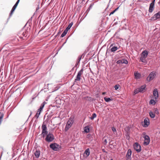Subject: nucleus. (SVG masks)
Here are the masks:
<instances>
[{
  "label": "nucleus",
  "instance_id": "f257e3e1",
  "mask_svg": "<svg viewBox=\"0 0 160 160\" xmlns=\"http://www.w3.org/2000/svg\"><path fill=\"white\" fill-rule=\"evenodd\" d=\"M45 137V140L48 142H52L55 138L54 135L50 132H49Z\"/></svg>",
  "mask_w": 160,
  "mask_h": 160
},
{
  "label": "nucleus",
  "instance_id": "f03ea898",
  "mask_svg": "<svg viewBox=\"0 0 160 160\" xmlns=\"http://www.w3.org/2000/svg\"><path fill=\"white\" fill-rule=\"evenodd\" d=\"M146 85L144 84L142 86L139 88H138L134 90V94H136L138 92H143L146 91Z\"/></svg>",
  "mask_w": 160,
  "mask_h": 160
},
{
  "label": "nucleus",
  "instance_id": "7ed1b4c3",
  "mask_svg": "<svg viewBox=\"0 0 160 160\" xmlns=\"http://www.w3.org/2000/svg\"><path fill=\"white\" fill-rule=\"evenodd\" d=\"M42 132L41 135L42 138H44L48 134V133L46 125L45 124H42Z\"/></svg>",
  "mask_w": 160,
  "mask_h": 160
},
{
  "label": "nucleus",
  "instance_id": "20e7f679",
  "mask_svg": "<svg viewBox=\"0 0 160 160\" xmlns=\"http://www.w3.org/2000/svg\"><path fill=\"white\" fill-rule=\"evenodd\" d=\"M74 122V121L72 118H70L67 122L66 127L65 130L67 131L72 126Z\"/></svg>",
  "mask_w": 160,
  "mask_h": 160
},
{
  "label": "nucleus",
  "instance_id": "39448f33",
  "mask_svg": "<svg viewBox=\"0 0 160 160\" xmlns=\"http://www.w3.org/2000/svg\"><path fill=\"white\" fill-rule=\"evenodd\" d=\"M50 147L54 151H57L61 148V146L56 143H52L50 145Z\"/></svg>",
  "mask_w": 160,
  "mask_h": 160
},
{
  "label": "nucleus",
  "instance_id": "423d86ee",
  "mask_svg": "<svg viewBox=\"0 0 160 160\" xmlns=\"http://www.w3.org/2000/svg\"><path fill=\"white\" fill-rule=\"evenodd\" d=\"M156 75L155 72L152 71L151 72L147 78V80L148 81L152 80L155 78Z\"/></svg>",
  "mask_w": 160,
  "mask_h": 160
},
{
  "label": "nucleus",
  "instance_id": "0eeeda50",
  "mask_svg": "<svg viewBox=\"0 0 160 160\" xmlns=\"http://www.w3.org/2000/svg\"><path fill=\"white\" fill-rule=\"evenodd\" d=\"M159 18H160V11L152 17L150 19L151 20L154 21Z\"/></svg>",
  "mask_w": 160,
  "mask_h": 160
},
{
  "label": "nucleus",
  "instance_id": "6e6552de",
  "mask_svg": "<svg viewBox=\"0 0 160 160\" xmlns=\"http://www.w3.org/2000/svg\"><path fill=\"white\" fill-rule=\"evenodd\" d=\"M133 147L134 149L136 150L137 152H139L141 151V146L138 143H135L133 145Z\"/></svg>",
  "mask_w": 160,
  "mask_h": 160
},
{
  "label": "nucleus",
  "instance_id": "1a4fd4ad",
  "mask_svg": "<svg viewBox=\"0 0 160 160\" xmlns=\"http://www.w3.org/2000/svg\"><path fill=\"white\" fill-rule=\"evenodd\" d=\"M155 0L152 1V2L150 3L148 10L149 12L151 13L154 9V5Z\"/></svg>",
  "mask_w": 160,
  "mask_h": 160
},
{
  "label": "nucleus",
  "instance_id": "9d476101",
  "mask_svg": "<svg viewBox=\"0 0 160 160\" xmlns=\"http://www.w3.org/2000/svg\"><path fill=\"white\" fill-rule=\"evenodd\" d=\"M144 144L145 145H148L150 142V138L149 137L148 135H145L144 136Z\"/></svg>",
  "mask_w": 160,
  "mask_h": 160
},
{
  "label": "nucleus",
  "instance_id": "9b49d317",
  "mask_svg": "<svg viewBox=\"0 0 160 160\" xmlns=\"http://www.w3.org/2000/svg\"><path fill=\"white\" fill-rule=\"evenodd\" d=\"M83 70L82 69L78 73L76 78L75 79V81H80L81 79V77L83 73Z\"/></svg>",
  "mask_w": 160,
  "mask_h": 160
},
{
  "label": "nucleus",
  "instance_id": "f8f14e48",
  "mask_svg": "<svg viewBox=\"0 0 160 160\" xmlns=\"http://www.w3.org/2000/svg\"><path fill=\"white\" fill-rule=\"evenodd\" d=\"M132 152L131 149H128V150L127 153L126 155V158L127 160H131V154Z\"/></svg>",
  "mask_w": 160,
  "mask_h": 160
},
{
  "label": "nucleus",
  "instance_id": "ddd939ff",
  "mask_svg": "<svg viewBox=\"0 0 160 160\" xmlns=\"http://www.w3.org/2000/svg\"><path fill=\"white\" fill-rule=\"evenodd\" d=\"M128 62L127 60L124 59H122L121 60H118L116 62L117 63L119 64L123 63L126 64L128 63Z\"/></svg>",
  "mask_w": 160,
  "mask_h": 160
},
{
  "label": "nucleus",
  "instance_id": "4468645a",
  "mask_svg": "<svg viewBox=\"0 0 160 160\" xmlns=\"http://www.w3.org/2000/svg\"><path fill=\"white\" fill-rule=\"evenodd\" d=\"M153 94L155 99H157L158 98V93L156 88L154 89Z\"/></svg>",
  "mask_w": 160,
  "mask_h": 160
},
{
  "label": "nucleus",
  "instance_id": "2eb2a0df",
  "mask_svg": "<svg viewBox=\"0 0 160 160\" xmlns=\"http://www.w3.org/2000/svg\"><path fill=\"white\" fill-rule=\"evenodd\" d=\"M144 124L143 126L144 127H147L149 125V120L148 118H145L144 121Z\"/></svg>",
  "mask_w": 160,
  "mask_h": 160
},
{
  "label": "nucleus",
  "instance_id": "dca6fc26",
  "mask_svg": "<svg viewBox=\"0 0 160 160\" xmlns=\"http://www.w3.org/2000/svg\"><path fill=\"white\" fill-rule=\"evenodd\" d=\"M20 0H18L14 5L12 7V10L11 11V14L13 12H14V11L15 10Z\"/></svg>",
  "mask_w": 160,
  "mask_h": 160
},
{
  "label": "nucleus",
  "instance_id": "f3484780",
  "mask_svg": "<svg viewBox=\"0 0 160 160\" xmlns=\"http://www.w3.org/2000/svg\"><path fill=\"white\" fill-rule=\"evenodd\" d=\"M148 52L146 50H144L141 54V56L146 58L148 55Z\"/></svg>",
  "mask_w": 160,
  "mask_h": 160
},
{
  "label": "nucleus",
  "instance_id": "a211bd4d",
  "mask_svg": "<svg viewBox=\"0 0 160 160\" xmlns=\"http://www.w3.org/2000/svg\"><path fill=\"white\" fill-rule=\"evenodd\" d=\"M40 154V151L38 150H36L34 153L36 158H38L39 157Z\"/></svg>",
  "mask_w": 160,
  "mask_h": 160
},
{
  "label": "nucleus",
  "instance_id": "6ab92c4d",
  "mask_svg": "<svg viewBox=\"0 0 160 160\" xmlns=\"http://www.w3.org/2000/svg\"><path fill=\"white\" fill-rule=\"evenodd\" d=\"M84 154L86 156V157H88L90 154V151L89 148H87L85 151Z\"/></svg>",
  "mask_w": 160,
  "mask_h": 160
},
{
  "label": "nucleus",
  "instance_id": "aec40b11",
  "mask_svg": "<svg viewBox=\"0 0 160 160\" xmlns=\"http://www.w3.org/2000/svg\"><path fill=\"white\" fill-rule=\"evenodd\" d=\"M44 103H45V102H43L42 103V104L40 106V108L38 110V112H39V111L41 112V111H42L45 105Z\"/></svg>",
  "mask_w": 160,
  "mask_h": 160
},
{
  "label": "nucleus",
  "instance_id": "412c9836",
  "mask_svg": "<svg viewBox=\"0 0 160 160\" xmlns=\"http://www.w3.org/2000/svg\"><path fill=\"white\" fill-rule=\"evenodd\" d=\"M118 48L117 46H114L112 47L111 49V51L112 52H114L116 51L117 50Z\"/></svg>",
  "mask_w": 160,
  "mask_h": 160
},
{
  "label": "nucleus",
  "instance_id": "4be33fe9",
  "mask_svg": "<svg viewBox=\"0 0 160 160\" xmlns=\"http://www.w3.org/2000/svg\"><path fill=\"white\" fill-rule=\"evenodd\" d=\"M134 76L135 78L137 79L139 78H140L141 75L138 72H135Z\"/></svg>",
  "mask_w": 160,
  "mask_h": 160
},
{
  "label": "nucleus",
  "instance_id": "5701e85b",
  "mask_svg": "<svg viewBox=\"0 0 160 160\" xmlns=\"http://www.w3.org/2000/svg\"><path fill=\"white\" fill-rule=\"evenodd\" d=\"M4 115L2 113L0 112V125L1 124L2 119Z\"/></svg>",
  "mask_w": 160,
  "mask_h": 160
},
{
  "label": "nucleus",
  "instance_id": "b1692460",
  "mask_svg": "<svg viewBox=\"0 0 160 160\" xmlns=\"http://www.w3.org/2000/svg\"><path fill=\"white\" fill-rule=\"evenodd\" d=\"M68 31L65 29L61 35V37L62 38L65 36L67 33Z\"/></svg>",
  "mask_w": 160,
  "mask_h": 160
},
{
  "label": "nucleus",
  "instance_id": "393cba45",
  "mask_svg": "<svg viewBox=\"0 0 160 160\" xmlns=\"http://www.w3.org/2000/svg\"><path fill=\"white\" fill-rule=\"evenodd\" d=\"M108 137H106V136H105L103 138V142L104 143V144L106 145L107 142V138H108Z\"/></svg>",
  "mask_w": 160,
  "mask_h": 160
},
{
  "label": "nucleus",
  "instance_id": "a878e982",
  "mask_svg": "<svg viewBox=\"0 0 160 160\" xmlns=\"http://www.w3.org/2000/svg\"><path fill=\"white\" fill-rule=\"evenodd\" d=\"M149 115H150V117L151 118H153L155 117V114L152 112L150 111L149 112Z\"/></svg>",
  "mask_w": 160,
  "mask_h": 160
},
{
  "label": "nucleus",
  "instance_id": "bb28decb",
  "mask_svg": "<svg viewBox=\"0 0 160 160\" xmlns=\"http://www.w3.org/2000/svg\"><path fill=\"white\" fill-rule=\"evenodd\" d=\"M104 100L107 102H110V101H111V98H106V97H104Z\"/></svg>",
  "mask_w": 160,
  "mask_h": 160
},
{
  "label": "nucleus",
  "instance_id": "cd10ccee",
  "mask_svg": "<svg viewBox=\"0 0 160 160\" xmlns=\"http://www.w3.org/2000/svg\"><path fill=\"white\" fill-rule=\"evenodd\" d=\"M73 24L72 22L70 23L68 25V27L66 28V29L68 31L71 27Z\"/></svg>",
  "mask_w": 160,
  "mask_h": 160
},
{
  "label": "nucleus",
  "instance_id": "c85d7f7f",
  "mask_svg": "<svg viewBox=\"0 0 160 160\" xmlns=\"http://www.w3.org/2000/svg\"><path fill=\"white\" fill-rule=\"evenodd\" d=\"M140 60L141 61L143 62H146V58L141 56L140 58Z\"/></svg>",
  "mask_w": 160,
  "mask_h": 160
},
{
  "label": "nucleus",
  "instance_id": "c756f323",
  "mask_svg": "<svg viewBox=\"0 0 160 160\" xmlns=\"http://www.w3.org/2000/svg\"><path fill=\"white\" fill-rule=\"evenodd\" d=\"M84 131L86 132H89V128H88V127H85L84 128Z\"/></svg>",
  "mask_w": 160,
  "mask_h": 160
},
{
  "label": "nucleus",
  "instance_id": "7c9ffc66",
  "mask_svg": "<svg viewBox=\"0 0 160 160\" xmlns=\"http://www.w3.org/2000/svg\"><path fill=\"white\" fill-rule=\"evenodd\" d=\"M149 103L150 104L154 105L156 102L154 100L151 99Z\"/></svg>",
  "mask_w": 160,
  "mask_h": 160
},
{
  "label": "nucleus",
  "instance_id": "2f4dec72",
  "mask_svg": "<svg viewBox=\"0 0 160 160\" xmlns=\"http://www.w3.org/2000/svg\"><path fill=\"white\" fill-rule=\"evenodd\" d=\"M94 5V3H92L90 4L89 8L88 9L87 11H89V10L92 8V6Z\"/></svg>",
  "mask_w": 160,
  "mask_h": 160
},
{
  "label": "nucleus",
  "instance_id": "473e14b6",
  "mask_svg": "<svg viewBox=\"0 0 160 160\" xmlns=\"http://www.w3.org/2000/svg\"><path fill=\"white\" fill-rule=\"evenodd\" d=\"M97 116V115L96 113H93L92 115V116L90 118L91 120H93L94 118H95Z\"/></svg>",
  "mask_w": 160,
  "mask_h": 160
},
{
  "label": "nucleus",
  "instance_id": "72a5a7b5",
  "mask_svg": "<svg viewBox=\"0 0 160 160\" xmlns=\"http://www.w3.org/2000/svg\"><path fill=\"white\" fill-rule=\"evenodd\" d=\"M40 113H41V112L39 111V112H38V111L37 113L35 115V118H38L40 114Z\"/></svg>",
  "mask_w": 160,
  "mask_h": 160
},
{
  "label": "nucleus",
  "instance_id": "f704fd0d",
  "mask_svg": "<svg viewBox=\"0 0 160 160\" xmlns=\"http://www.w3.org/2000/svg\"><path fill=\"white\" fill-rule=\"evenodd\" d=\"M118 8H119V7H118V8H117L114 11H113L111 12L110 13V14H109V15H111L113 14L116 11L118 10Z\"/></svg>",
  "mask_w": 160,
  "mask_h": 160
},
{
  "label": "nucleus",
  "instance_id": "c9c22d12",
  "mask_svg": "<svg viewBox=\"0 0 160 160\" xmlns=\"http://www.w3.org/2000/svg\"><path fill=\"white\" fill-rule=\"evenodd\" d=\"M154 113H156L157 114H158L159 113V112L158 109L156 108L154 109Z\"/></svg>",
  "mask_w": 160,
  "mask_h": 160
},
{
  "label": "nucleus",
  "instance_id": "e433bc0d",
  "mask_svg": "<svg viewBox=\"0 0 160 160\" xmlns=\"http://www.w3.org/2000/svg\"><path fill=\"white\" fill-rule=\"evenodd\" d=\"M120 86L119 84L116 85L114 87L115 89L117 90L119 88Z\"/></svg>",
  "mask_w": 160,
  "mask_h": 160
},
{
  "label": "nucleus",
  "instance_id": "4c0bfd02",
  "mask_svg": "<svg viewBox=\"0 0 160 160\" xmlns=\"http://www.w3.org/2000/svg\"><path fill=\"white\" fill-rule=\"evenodd\" d=\"M22 34L24 37H26L28 35V32H26L25 33L23 32Z\"/></svg>",
  "mask_w": 160,
  "mask_h": 160
},
{
  "label": "nucleus",
  "instance_id": "58836bf2",
  "mask_svg": "<svg viewBox=\"0 0 160 160\" xmlns=\"http://www.w3.org/2000/svg\"><path fill=\"white\" fill-rule=\"evenodd\" d=\"M82 55H79L78 56V62H80V61L82 58Z\"/></svg>",
  "mask_w": 160,
  "mask_h": 160
},
{
  "label": "nucleus",
  "instance_id": "ea45409f",
  "mask_svg": "<svg viewBox=\"0 0 160 160\" xmlns=\"http://www.w3.org/2000/svg\"><path fill=\"white\" fill-rule=\"evenodd\" d=\"M112 130L113 131V132H114V133L115 134V132L116 133V130L115 128H114V127H112Z\"/></svg>",
  "mask_w": 160,
  "mask_h": 160
},
{
  "label": "nucleus",
  "instance_id": "a19ab883",
  "mask_svg": "<svg viewBox=\"0 0 160 160\" xmlns=\"http://www.w3.org/2000/svg\"><path fill=\"white\" fill-rule=\"evenodd\" d=\"M79 62H78V60H77V61L76 63V65H78L79 63Z\"/></svg>",
  "mask_w": 160,
  "mask_h": 160
},
{
  "label": "nucleus",
  "instance_id": "79ce46f5",
  "mask_svg": "<svg viewBox=\"0 0 160 160\" xmlns=\"http://www.w3.org/2000/svg\"><path fill=\"white\" fill-rule=\"evenodd\" d=\"M6 98H7V100H8L9 98V96L8 95H7L6 96Z\"/></svg>",
  "mask_w": 160,
  "mask_h": 160
},
{
  "label": "nucleus",
  "instance_id": "37998d69",
  "mask_svg": "<svg viewBox=\"0 0 160 160\" xmlns=\"http://www.w3.org/2000/svg\"><path fill=\"white\" fill-rule=\"evenodd\" d=\"M114 44H112L111 45H110V47H112L113 46V45H114Z\"/></svg>",
  "mask_w": 160,
  "mask_h": 160
},
{
  "label": "nucleus",
  "instance_id": "c03bdc74",
  "mask_svg": "<svg viewBox=\"0 0 160 160\" xmlns=\"http://www.w3.org/2000/svg\"><path fill=\"white\" fill-rule=\"evenodd\" d=\"M105 93H106V92H102V95H104V94H105Z\"/></svg>",
  "mask_w": 160,
  "mask_h": 160
},
{
  "label": "nucleus",
  "instance_id": "a18cd8bd",
  "mask_svg": "<svg viewBox=\"0 0 160 160\" xmlns=\"http://www.w3.org/2000/svg\"><path fill=\"white\" fill-rule=\"evenodd\" d=\"M110 160H113L112 159H111Z\"/></svg>",
  "mask_w": 160,
  "mask_h": 160
},
{
  "label": "nucleus",
  "instance_id": "49530a36",
  "mask_svg": "<svg viewBox=\"0 0 160 160\" xmlns=\"http://www.w3.org/2000/svg\"><path fill=\"white\" fill-rule=\"evenodd\" d=\"M32 112H31V114H30V115H31L32 114Z\"/></svg>",
  "mask_w": 160,
  "mask_h": 160
},
{
  "label": "nucleus",
  "instance_id": "de8ad7c7",
  "mask_svg": "<svg viewBox=\"0 0 160 160\" xmlns=\"http://www.w3.org/2000/svg\"><path fill=\"white\" fill-rule=\"evenodd\" d=\"M159 154H160V152L159 153Z\"/></svg>",
  "mask_w": 160,
  "mask_h": 160
}]
</instances>
